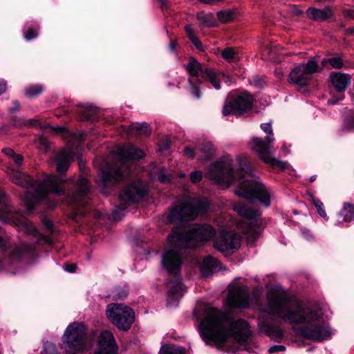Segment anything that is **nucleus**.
I'll list each match as a JSON object with an SVG mask.
<instances>
[{
  "mask_svg": "<svg viewBox=\"0 0 354 354\" xmlns=\"http://www.w3.org/2000/svg\"><path fill=\"white\" fill-rule=\"evenodd\" d=\"M127 292L124 290H122L121 291H118V294L114 295V298L115 299H123L127 296Z\"/></svg>",
  "mask_w": 354,
  "mask_h": 354,
  "instance_id": "nucleus-50",
  "label": "nucleus"
},
{
  "mask_svg": "<svg viewBox=\"0 0 354 354\" xmlns=\"http://www.w3.org/2000/svg\"><path fill=\"white\" fill-rule=\"evenodd\" d=\"M151 132L147 123H133L129 129V133L135 136H149Z\"/></svg>",
  "mask_w": 354,
  "mask_h": 354,
  "instance_id": "nucleus-26",
  "label": "nucleus"
},
{
  "mask_svg": "<svg viewBox=\"0 0 354 354\" xmlns=\"http://www.w3.org/2000/svg\"><path fill=\"white\" fill-rule=\"evenodd\" d=\"M184 153L189 158L192 159L194 157V151L191 148H186L184 151Z\"/></svg>",
  "mask_w": 354,
  "mask_h": 354,
  "instance_id": "nucleus-49",
  "label": "nucleus"
},
{
  "mask_svg": "<svg viewBox=\"0 0 354 354\" xmlns=\"http://www.w3.org/2000/svg\"><path fill=\"white\" fill-rule=\"evenodd\" d=\"M168 297L171 299H178L182 297L183 293L185 291V288L181 282V280L176 278L175 281H170L168 283Z\"/></svg>",
  "mask_w": 354,
  "mask_h": 354,
  "instance_id": "nucleus-24",
  "label": "nucleus"
},
{
  "mask_svg": "<svg viewBox=\"0 0 354 354\" xmlns=\"http://www.w3.org/2000/svg\"><path fill=\"white\" fill-rule=\"evenodd\" d=\"M225 305L229 308H247L249 306L248 290L245 286L230 289Z\"/></svg>",
  "mask_w": 354,
  "mask_h": 354,
  "instance_id": "nucleus-15",
  "label": "nucleus"
},
{
  "mask_svg": "<svg viewBox=\"0 0 354 354\" xmlns=\"http://www.w3.org/2000/svg\"><path fill=\"white\" fill-rule=\"evenodd\" d=\"M159 354H185V350L180 346L165 345L161 347Z\"/></svg>",
  "mask_w": 354,
  "mask_h": 354,
  "instance_id": "nucleus-29",
  "label": "nucleus"
},
{
  "mask_svg": "<svg viewBox=\"0 0 354 354\" xmlns=\"http://www.w3.org/2000/svg\"><path fill=\"white\" fill-rule=\"evenodd\" d=\"M175 48H176V45L174 44V42H171L170 44H169V48H170V50L171 51H174L175 50Z\"/></svg>",
  "mask_w": 354,
  "mask_h": 354,
  "instance_id": "nucleus-55",
  "label": "nucleus"
},
{
  "mask_svg": "<svg viewBox=\"0 0 354 354\" xmlns=\"http://www.w3.org/2000/svg\"><path fill=\"white\" fill-rule=\"evenodd\" d=\"M24 35L26 40L30 41L37 37L38 30L36 28H28L24 30Z\"/></svg>",
  "mask_w": 354,
  "mask_h": 354,
  "instance_id": "nucleus-39",
  "label": "nucleus"
},
{
  "mask_svg": "<svg viewBox=\"0 0 354 354\" xmlns=\"http://www.w3.org/2000/svg\"><path fill=\"white\" fill-rule=\"evenodd\" d=\"M86 328L84 324L73 322L63 335L64 348L68 354H78L86 348Z\"/></svg>",
  "mask_w": 354,
  "mask_h": 354,
  "instance_id": "nucleus-8",
  "label": "nucleus"
},
{
  "mask_svg": "<svg viewBox=\"0 0 354 354\" xmlns=\"http://www.w3.org/2000/svg\"><path fill=\"white\" fill-rule=\"evenodd\" d=\"M233 209L243 217V223L246 225L244 232L248 235H258L261 232V221L257 211L248 208L245 205L236 203Z\"/></svg>",
  "mask_w": 354,
  "mask_h": 354,
  "instance_id": "nucleus-12",
  "label": "nucleus"
},
{
  "mask_svg": "<svg viewBox=\"0 0 354 354\" xmlns=\"http://www.w3.org/2000/svg\"><path fill=\"white\" fill-rule=\"evenodd\" d=\"M253 97L246 91L232 93L223 107V115H241L252 107Z\"/></svg>",
  "mask_w": 354,
  "mask_h": 354,
  "instance_id": "nucleus-10",
  "label": "nucleus"
},
{
  "mask_svg": "<svg viewBox=\"0 0 354 354\" xmlns=\"http://www.w3.org/2000/svg\"><path fill=\"white\" fill-rule=\"evenodd\" d=\"M117 162L106 170H102L101 179L97 180L104 187L122 179L129 174V167L132 160L142 158L145 153L132 145H126L119 147L115 151Z\"/></svg>",
  "mask_w": 354,
  "mask_h": 354,
  "instance_id": "nucleus-6",
  "label": "nucleus"
},
{
  "mask_svg": "<svg viewBox=\"0 0 354 354\" xmlns=\"http://www.w3.org/2000/svg\"><path fill=\"white\" fill-rule=\"evenodd\" d=\"M14 125L18 127L24 126H31L33 124V120H30L28 122H25L21 120H14Z\"/></svg>",
  "mask_w": 354,
  "mask_h": 354,
  "instance_id": "nucleus-43",
  "label": "nucleus"
},
{
  "mask_svg": "<svg viewBox=\"0 0 354 354\" xmlns=\"http://www.w3.org/2000/svg\"><path fill=\"white\" fill-rule=\"evenodd\" d=\"M190 40L198 50L201 51L205 50V48H203L201 42L200 41L199 39L197 37H192V39H191Z\"/></svg>",
  "mask_w": 354,
  "mask_h": 354,
  "instance_id": "nucleus-44",
  "label": "nucleus"
},
{
  "mask_svg": "<svg viewBox=\"0 0 354 354\" xmlns=\"http://www.w3.org/2000/svg\"><path fill=\"white\" fill-rule=\"evenodd\" d=\"M3 152L5 154H6L7 156H10L11 158H12L15 155L14 151L12 149H10V148H5V149H3Z\"/></svg>",
  "mask_w": 354,
  "mask_h": 354,
  "instance_id": "nucleus-51",
  "label": "nucleus"
},
{
  "mask_svg": "<svg viewBox=\"0 0 354 354\" xmlns=\"http://www.w3.org/2000/svg\"><path fill=\"white\" fill-rule=\"evenodd\" d=\"M73 156V153L71 149H63L59 152L56 159L58 172L63 173L68 169Z\"/></svg>",
  "mask_w": 354,
  "mask_h": 354,
  "instance_id": "nucleus-20",
  "label": "nucleus"
},
{
  "mask_svg": "<svg viewBox=\"0 0 354 354\" xmlns=\"http://www.w3.org/2000/svg\"><path fill=\"white\" fill-rule=\"evenodd\" d=\"M209 203L206 198L186 200L173 208L168 215L172 223L180 225L169 236L168 243L171 246L196 248L199 243L207 241L215 235V230L209 225H184L185 222L194 220L199 212L208 210Z\"/></svg>",
  "mask_w": 354,
  "mask_h": 354,
  "instance_id": "nucleus-2",
  "label": "nucleus"
},
{
  "mask_svg": "<svg viewBox=\"0 0 354 354\" xmlns=\"http://www.w3.org/2000/svg\"><path fill=\"white\" fill-rule=\"evenodd\" d=\"M89 118L88 115H85V119H88Z\"/></svg>",
  "mask_w": 354,
  "mask_h": 354,
  "instance_id": "nucleus-59",
  "label": "nucleus"
},
{
  "mask_svg": "<svg viewBox=\"0 0 354 354\" xmlns=\"http://www.w3.org/2000/svg\"><path fill=\"white\" fill-rule=\"evenodd\" d=\"M309 80L310 76L307 74L301 65L295 68L289 75V82L299 86L306 85Z\"/></svg>",
  "mask_w": 354,
  "mask_h": 354,
  "instance_id": "nucleus-19",
  "label": "nucleus"
},
{
  "mask_svg": "<svg viewBox=\"0 0 354 354\" xmlns=\"http://www.w3.org/2000/svg\"><path fill=\"white\" fill-rule=\"evenodd\" d=\"M185 31L187 33L189 39H192V37H196L191 25L185 26Z\"/></svg>",
  "mask_w": 354,
  "mask_h": 354,
  "instance_id": "nucleus-46",
  "label": "nucleus"
},
{
  "mask_svg": "<svg viewBox=\"0 0 354 354\" xmlns=\"http://www.w3.org/2000/svg\"><path fill=\"white\" fill-rule=\"evenodd\" d=\"M219 265L218 261L214 257H207L204 259L201 266V272L203 276L208 277L216 270Z\"/></svg>",
  "mask_w": 354,
  "mask_h": 354,
  "instance_id": "nucleus-25",
  "label": "nucleus"
},
{
  "mask_svg": "<svg viewBox=\"0 0 354 354\" xmlns=\"http://www.w3.org/2000/svg\"><path fill=\"white\" fill-rule=\"evenodd\" d=\"M107 318L118 329L127 330L134 322V313L129 306L124 304H110L106 310Z\"/></svg>",
  "mask_w": 354,
  "mask_h": 354,
  "instance_id": "nucleus-9",
  "label": "nucleus"
},
{
  "mask_svg": "<svg viewBox=\"0 0 354 354\" xmlns=\"http://www.w3.org/2000/svg\"><path fill=\"white\" fill-rule=\"evenodd\" d=\"M14 106L11 109L12 111H18L20 108L19 103L17 101L13 102Z\"/></svg>",
  "mask_w": 354,
  "mask_h": 354,
  "instance_id": "nucleus-53",
  "label": "nucleus"
},
{
  "mask_svg": "<svg viewBox=\"0 0 354 354\" xmlns=\"http://www.w3.org/2000/svg\"><path fill=\"white\" fill-rule=\"evenodd\" d=\"M8 174L10 180L15 184L26 189H31L26 193L24 200L28 211H31L36 203L49 192L59 194L62 180L57 176H48L39 183L34 182L32 178L19 171L9 169Z\"/></svg>",
  "mask_w": 354,
  "mask_h": 354,
  "instance_id": "nucleus-5",
  "label": "nucleus"
},
{
  "mask_svg": "<svg viewBox=\"0 0 354 354\" xmlns=\"http://www.w3.org/2000/svg\"><path fill=\"white\" fill-rule=\"evenodd\" d=\"M182 259L180 254L174 250H166L162 258V265L167 272L175 277L180 272Z\"/></svg>",
  "mask_w": 354,
  "mask_h": 354,
  "instance_id": "nucleus-16",
  "label": "nucleus"
},
{
  "mask_svg": "<svg viewBox=\"0 0 354 354\" xmlns=\"http://www.w3.org/2000/svg\"><path fill=\"white\" fill-rule=\"evenodd\" d=\"M95 354H118V346L111 332L104 330L100 333Z\"/></svg>",
  "mask_w": 354,
  "mask_h": 354,
  "instance_id": "nucleus-17",
  "label": "nucleus"
},
{
  "mask_svg": "<svg viewBox=\"0 0 354 354\" xmlns=\"http://www.w3.org/2000/svg\"><path fill=\"white\" fill-rule=\"evenodd\" d=\"M225 75L221 72H216L212 68H205L203 71V78L209 82L216 89L221 88L220 81L224 78Z\"/></svg>",
  "mask_w": 354,
  "mask_h": 354,
  "instance_id": "nucleus-22",
  "label": "nucleus"
},
{
  "mask_svg": "<svg viewBox=\"0 0 354 354\" xmlns=\"http://www.w3.org/2000/svg\"><path fill=\"white\" fill-rule=\"evenodd\" d=\"M322 63L323 65L328 63L333 68H340L343 65L342 60L339 57L324 59L322 60Z\"/></svg>",
  "mask_w": 354,
  "mask_h": 354,
  "instance_id": "nucleus-36",
  "label": "nucleus"
},
{
  "mask_svg": "<svg viewBox=\"0 0 354 354\" xmlns=\"http://www.w3.org/2000/svg\"><path fill=\"white\" fill-rule=\"evenodd\" d=\"M29 250H30V248H28V246L27 245L21 244L20 246L17 248L15 249V250L12 252L11 257H12V259L20 258L24 254L27 253L29 251Z\"/></svg>",
  "mask_w": 354,
  "mask_h": 354,
  "instance_id": "nucleus-38",
  "label": "nucleus"
},
{
  "mask_svg": "<svg viewBox=\"0 0 354 354\" xmlns=\"http://www.w3.org/2000/svg\"><path fill=\"white\" fill-rule=\"evenodd\" d=\"M190 179L192 183L199 182L202 179V173L199 171H195L190 174Z\"/></svg>",
  "mask_w": 354,
  "mask_h": 354,
  "instance_id": "nucleus-41",
  "label": "nucleus"
},
{
  "mask_svg": "<svg viewBox=\"0 0 354 354\" xmlns=\"http://www.w3.org/2000/svg\"><path fill=\"white\" fill-rule=\"evenodd\" d=\"M223 57L230 62H235L239 57L236 52L232 48H227L222 52Z\"/></svg>",
  "mask_w": 354,
  "mask_h": 354,
  "instance_id": "nucleus-30",
  "label": "nucleus"
},
{
  "mask_svg": "<svg viewBox=\"0 0 354 354\" xmlns=\"http://www.w3.org/2000/svg\"><path fill=\"white\" fill-rule=\"evenodd\" d=\"M43 91L44 87L41 85H31L26 88L25 94L26 96L32 97L41 94Z\"/></svg>",
  "mask_w": 354,
  "mask_h": 354,
  "instance_id": "nucleus-31",
  "label": "nucleus"
},
{
  "mask_svg": "<svg viewBox=\"0 0 354 354\" xmlns=\"http://www.w3.org/2000/svg\"><path fill=\"white\" fill-rule=\"evenodd\" d=\"M311 201L313 205L316 207L319 216L324 218L325 220H328L327 214L324 209V205L323 203L319 199L315 197L312 198Z\"/></svg>",
  "mask_w": 354,
  "mask_h": 354,
  "instance_id": "nucleus-33",
  "label": "nucleus"
},
{
  "mask_svg": "<svg viewBox=\"0 0 354 354\" xmlns=\"http://www.w3.org/2000/svg\"><path fill=\"white\" fill-rule=\"evenodd\" d=\"M145 194V190L140 183L137 182L126 187L120 193V198L123 202L138 201Z\"/></svg>",
  "mask_w": 354,
  "mask_h": 354,
  "instance_id": "nucleus-18",
  "label": "nucleus"
},
{
  "mask_svg": "<svg viewBox=\"0 0 354 354\" xmlns=\"http://www.w3.org/2000/svg\"><path fill=\"white\" fill-rule=\"evenodd\" d=\"M3 262L2 260L0 259V268L2 267Z\"/></svg>",
  "mask_w": 354,
  "mask_h": 354,
  "instance_id": "nucleus-58",
  "label": "nucleus"
},
{
  "mask_svg": "<svg viewBox=\"0 0 354 354\" xmlns=\"http://www.w3.org/2000/svg\"><path fill=\"white\" fill-rule=\"evenodd\" d=\"M218 20L222 23H227L233 18V12L231 10H223L217 13Z\"/></svg>",
  "mask_w": 354,
  "mask_h": 354,
  "instance_id": "nucleus-37",
  "label": "nucleus"
},
{
  "mask_svg": "<svg viewBox=\"0 0 354 354\" xmlns=\"http://www.w3.org/2000/svg\"><path fill=\"white\" fill-rule=\"evenodd\" d=\"M301 66L310 77L311 74L315 73L318 69V64L315 59H311L306 64H301Z\"/></svg>",
  "mask_w": 354,
  "mask_h": 354,
  "instance_id": "nucleus-34",
  "label": "nucleus"
},
{
  "mask_svg": "<svg viewBox=\"0 0 354 354\" xmlns=\"http://www.w3.org/2000/svg\"><path fill=\"white\" fill-rule=\"evenodd\" d=\"M0 220L6 223H13L30 233L35 232V227L31 222L24 218L21 213L11 211L3 192L0 193Z\"/></svg>",
  "mask_w": 354,
  "mask_h": 354,
  "instance_id": "nucleus-11",
  "label": "nucleus"
},
{
  "mask_svg": "<svg viewBox=\"0 0 354 354\" xmlns=\"http://www.w3.org/2000/svg\"><path fill=\"white\" fill-rule=\"evenodd\" d=\"M345 126H346V128L350 129H352L353 127V120H351V122H348L347 120L345 121Z\"/></svg>",
  "mask_w": 354,
  "mask_h": 354,
  "instance_id": "nucleus-54",
  "label": "nucleus"
},
{
  "mask_svg": "<svg viewBox=\"0 0 354 354\" xmlns=\"http://www.w3.org/2000/svg\"><path fill=\"white\" fill-rule=\"evenodd\" d=\"M197 19L200 21L201 24L204 26H217L214 15L212 13H198L197 15Z\"/></svg>",
  "mask_w": 354,
  "mask_h": 354,
  "instance_id": "nucleus-28",
  "label": "nucleus"
},
{
  "mask_svg": "<svg viewBox=\"0 0 354 354\" xmlns=\"http://www.w3.org/2000/svg\"><path fill=\"white\" fill-rule=\"evenodd\" d=\"M306 15L312 19L324 21L329 19L333 15V11L329 7H326L324 9L309 8L306 11Z\"/></svg>",
  "mask_w": 354,
  "mask_h": 354,
  "instance_id": "nucleus-21",
  "label": "nucleus"
},
{
  "mask_svg": "<svg viewBox=\"0 0 354 354\" xmlns=\"http://www.w3.org/2000/svg\"><path fill=\"white\" fill-rule=\"evenodd\" d=\"M151 175L153 179L158 180L162 183H168L170 180V176L165 174L164 169L154 171Z\"/></svg>",
  "mask_w": 354,
  "mask_h": 354,
  "instance_id": "nucleus-32",
  "label": "nucleus"
},
{
  "mask_svg": "<svg viewBox=\"0 0 354 354\" xmlns=\"http://www.w3.org/2000/svg\"><path fill=\"white\" fill-rule=\"evenodd\" d=\"M261 129L266 133L268 136L265 139L254 138L250 142V148L252 151L258 153L261 159L266 163L272 167H277L283 169L286 162L277 160L270 156V154L274 153L275 149L271 146V143L274 141L272 138L273 133L270 123H263L261 124Z\"/></svg>",
  "mask_w": 354,
  "mask_h": 354,
  "instance_id": "nucleus-7",
  "label": "nucleus"
},
{
  "mask_svg": "<svg viewBox=\"0 0 354 354\" xmlns=\"http://www.w3.org/2000/svg\"><path fill=\"white\" fill-rule=\"evenodd\" d=\"M330 79L333 85L339 92L344 91L350 83V78L345 74L333 73Z\"/></svg>",
  "mask_w": 354,
  "mask_h": 354,
  "instance_id": "nucleus-23",
  "label": "nucleus"
},
{
  "mask_svg": "<svg viewBox=\"0 0 354 354\" xmlns=\"http://www.w3.org/2000/svg\"><path fill=\"white\" fill-rule=\"evenodd\" d=\"M6 90V82L4 80H0V95Z\"/></svg>",
  "mask_w": 354,
  "mask_h": 354,
  "instance_id": "nucleus-52",
  "label": "nucleus"
},
{
  "mask_svg": "<svg viewBox=\"0 0 354 354\" xmlns=\"http://www.w3.org/2000/svg\"><path fill=\"white\" fill-rule=\"evenodd\" d=\"M205 68L194 57H190L185 66L189 76L188 81L191 86V92L197 99L201 97L199 86L201 84V82L197 77L200 73L202 74V76L203 75Z\"/></svg>",
  "mask_w": 354,
  "mask_h": 354,
  "instance_id": "nucleus-13",
  "label": "nucleus"
},
{
  "mask_svg": "<svg viewBox=\"0 0 354 354\" xmlns=\"http://www.w3.org/2000/svg\"><path fill=\"white\" fill-rule=\"evenodd\" d=\"M285 350H286V347L283 345H274V346H271L268 349V352L270 353H277V352H282V351H284Z\"/></svg>",
  "mask_w": 354,
  "mask_h": 354,
  "instance_id": "nucleus-45",
  "label": "nucleus"
},
{
  "mask_svg": "<svg viewBox=\"0 0 354 354\" xmlns=\"http://www.w3.org/2000/svg\"><path fill=\"white\" fill-rule=\"evenodd\" d=\"M10 245L8 239H3L0 236V250L1 252H6Z\"/></svg>",
  "mask_w": 354,
  "mask_h": 354,
  "instance_id": "nucleus-42",
  "label": "nucleus"
},
{
  "mask_svg": "<svg viewBox=\"0 0 354 354\" xmlns=\"http://www.w3.org/2000/svg\"><path fill=\"white\" fill-rule=\"evenodd\" d=\"M268 313L292 324H305L301 329L303 337L317 342L328 339L332 330L318 322L322 317L319 310L304 308L295 299L289 297L282 289H271L268 293Z\"/></svg>",
  "mask_w": 354,
  "mask_h": 354,
  "instance_id": "nucleus-1",
  "label": "nucleus"
},
{
  "mask_svg": "<svg viewBox=\"0 0 354 354\" xmlns=\"http://www.w3.org/2000/svg\"><path fill=\"white\" fill-rule=\"evenodd\" d=\"M77 187L79 190V196H82L88 192L89 187L88 180L84 178H81L78 180Z\"/></svg>",
  "mask_w": 354,
  "mask_h": 354,
  "instance_id": "nucleus-35",
  "label": "nucleus"
},
{
  "mask_svg": "<svg viewBox=\"0 0 354 354\" xmlns=\"http://www.w3.org/2000/svg\"><path fill=\"white\" fill-rule=\"evenodd\" d=\"M200 150L204 153L205 158H209L213 153V145L211 142H206L203 144V147Z\"/></svg>",
  "mask_w": 354,
  "mask_h": 354,
  "instance_id": "nucleus-40",
  "label": "nucleus"
},
{
  "mask_svg": "<svg viewBox=\"0 0 354 354\" xmlns=\"http://www.w3.org/2000/svg\"><path fill=\"white\" fill-rule=\"evenodd\" d=\"M200 332L208 344H222L232 335L238 342H245L250 335L248 324L243 320L233 321L227 314L207 306Z\"/></svg>",
  "mask_w": 354,
  "mask_h": 354,
  "instance_id": "nucleus-4",
  "label": "nucleus"
},
{
  "mask_svg": "<svg viewBox=\"0 0 354 354\" xmlns=\"http://www.w3.org/2000/svg\"><path fill=\"white\" fill-rule=\"evenodd\" d=\"M329 102H331L332 104H335V103H336L337 102V100H329Z\"/></svg>",
  "mask_w": 354,
  "mask_h": 354,
  "instance_id": "nucleus-57",
  "label": "nucleus"
},
{
  "mask_svg": "<svg viewBox=\"0 0 354 354\" xmlns=\"http://www.w3.org/2000/svg\"><path fill=\"white\" fill-rule=\"evenodd\" d=\"M354 216V205L350 203H345L343 208L339 213V217L342 222H350Z\"/></svg>",
  "mask_w": 354,
  "mask_h": 354,
  "instance_id": "nucleus-27",
  "label": "nucleus"
},
{
  "mask_svg": "<svg viewBox=\"0 0 354 354\" xmlns=\"http://www.w3.org/2000/svg\"><path fill=\"white\" fill-rule=\"evenodd\" d=\"M241 236L232 232H221L216 237L214 246L223 253H230L241 245Z\"/></svg>",
  "mask_w": 354,
  "mask_h": 354,
  "instance_id": "nucleus-14",
  "label": "nucleus"
},
{
  "mask_svg": "<svg viewBox=\"0 0 354 354\" xmlns=\"http://www.w3.org/2000/svg\"><path fill=\"white\" fill-rule=\"evenodd\" d=\"M232 160L212 164L208 169V177L216 184L229 187L236 178L241 180L235 190V194L250 203L259 201L265 207L270 205V194L260 181L250 174L243 175V171H234Z\"/></svg>",
  "mask_w": 354,
  "mask_h": 354,
  "instance_id": "nucleus-3",
  "label": "nucleus"
},
{
  "mask_svg": "<svg viewBox=\"0 0 354 354\" xmlns=\"http://www.w3.org/2000/svg\"><path fill=\"white\" fill-rule=\"evenodd\" d=\"M64 268L65 270L73 273L76 271L77 266L75 264L71 263V264H66Z\"/></svg>",
  "mask_w": 354,
  "mask_h": 354,
  "instance_id": "nucleus-48",
  "label": "nucleus"
},
{
  "mask_svg": "<svg viewBox=\"0 0 354 354\" xmlns=\"http://www.w3.org/2000/svg\"><path fill=\"white\" fill-rule=\"evenodd\" d=\"M13 161L15 162V164L17 166H20L22 164L23 162V156L19 154H15L12 157Z\"/></svg>",
  "mask_w": 354,
  "mask_h": 354,
  "instance_id": "nucleus-47",
  "label": "nucleus"
},
{
  "mask_svg": "<svg viewBox=\"0 0 354 354\" xmlns=\"http://www.w3.org/2000/svg\"><path fill=\"white\" fill-rule=\"evenodd\" d=\"M316 178V176H313L311 178H310V181H314Z\"/></svg>",
  "mask_w": 354,
  "mask_h": 354,
  "instance_id": "nucleus-56",
  "label": "nucleus"
}]
</instances>
